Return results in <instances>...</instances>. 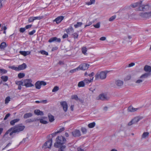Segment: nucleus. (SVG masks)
Wrapping results in <instances>:
<instances>
[{
  "mask_svg": "<svg viewBox=\"0 0 151 151\" xmlns=\"http://www.w3.org/2000/svg\"><path fill=\"white\" fill-rule=\"evenodd\" d=\"M19 53L22 55L24 56H25L27 55H29L31 53L30 51H20Z\"/></svg>",
  "mask_w": 151,
  "mask_h": 151,
  "instance_id": "412c9836",
  "label": "nucleus"
},
{
  "mask_svg": "<svg viewBox=\"0 0 151 151\" xmlns=\"http://www.w3.org/2000/svg\"><path fill=\"white\" fill-rule=\"evenodd\" d=\"M106 77V73L103 71L99 73H97L95 76V77L96 79H105Z\"/></svg>",
  "mask_w": 151,
  "mask_h": 151,
  "instance_id": "20e7f679",
  "label": "nucleus"
},
{
  "mask_svg": "<svg viewBox=\"0 0 151 151\" xmlns=\"http://www.w3.org/2000/svg\"><path fill=\"white\" fill-rule=\"evenodd\" d=\"M48 116L49 119V121L50 122H53L54 120V117L50 114H49L48 115Z\"/></svg>",
  "mask_w": 151,
  "mask_h": 151,
  "instance_id": "7c9ffc66",
  "label": "nucleus"
},
{
  "mask_svg": "<svg viewBox=\"0 0 151 151\" xmlns=\"http://www.w3.org/2000/svg\"><path fill=\"white\" fill-rule=\"evenodd\" d=\"M79 70L78 67L74 69L70 70V73H73L75 72H76V71Z\"/></svg>",
  "mask_w": 151,
  "mask_h": 151,
  "instance_id": "a19ab883",
  "label": "nucleus"
},
{
  "mask_svg": "<svg viewBox=\"0 0 151 151\" xmlns=\"http://www.w3.org/2000/svg\"><path fill=\"white\" fill-rule=\"evenodd\" d=\"M94 75V73L93 72H92L91 73L88 74V76L91 77V78L92 77H93V76Z\"/></svg>",
  "mask_w": 151,
  "mask_h": 151,
  "instance_id": "bf43d9fd",
  "label": "nucleus"
},
{
  "mask_svg": "<svg viewBox=\"0 0 151 151\" xmlns=\"http://www.w3.org/2000/svg\"><path fill=\"white\" fill-rule=\"evenodd\" d=\"M106 39V37H101L100 39V40H102V41L105 40Z\"/></svg>",
  "mask_w": 151,
  "mask_h": 151,
  "instance_id": "338daca9",
  "label": "nucleus"
},
{
  "mask_svg": "<svg viewBox=\"0 0 151 151\" xmlns=\"http://www.w3.org/2000/svg\"><path fill=\"white\" fill-rule=\"evenodd\" d=\"M142 119V117L138 116L135 117L132 120L134 124H136L138 122Z\"/></svg>",
  "mask_w": 151,
  "mask_h": 151,
  "instance_id": "4be33fe9",
  "label": "nucleus"
},
{
  "mask_svg": "<svg viewBox=\"0 0 151 151\" xmlns=\"http://www.w3.org/2000/svg\"><path fill=\"white\" fill-rule=\"evenodd\" d=\"M85 86V84L83 81L79 82L78 85L79 87H84Z\"/></svg>",
  "mask_w": 151,
  "mask_h": 151,
  "instance_id": "c85d7f7f",
  "label": "nucleus"
},
{
  "mask_svg": "<svg viewBox=\"0 0 151 151\" xmlns=\"http://www.w3.org/2000/svg\"><path fill=\"white\" fill-rule=\"evenodd\" d=\"M26 30V28H21L19 29V31L22 33H23Z\"/></svg>",
  "mask_w": 151,
  "mask_h": 151,
  "instance_id": "13d9d810",
  "label": "nucleus"
},
{
  "mask_svg": "<svg viewBox=\"0 0 151 151\" xmlns=\"http://www.w3.org/2000/svg\"><path fill=\"white\" fill-rule=\"evenodd\" d=\"M64 18V17L63 16H60L56 18L53 21L55 22L57 24H58L61 22Z\"/></svg>",
  "mask_w": 151,
  "mask_h": 151,
  "instance_id": "4468645a",
  "label": "nucleus"
},
{
  "mask_svg": "<svg viewBox=\"0 0 151 151\" xmlns=\"http://www.w3.org/2000/svg\"><path fill=\"white\" fill-rule=\"evenodd\" d=\"M19 119H16L11 121L10 122V124L12 125H14L15 123L19 122Z\"/></svg>",
  "mask_w": 151,
  "mask_h": 151,
  "instance_id": "cd10ccee",
  "label": "nucleus"
},
{
  "mask_svg": "<svg viewBox=\"0 0 151 151\" xmlns=\"http://www.w3.org/2000/svg\"><path fill=\"white\" fill-rule=\"evenodd\" d=\"M95 0H90V2H88L87 4L88 5H91L94 3Z\"/></svg>",
  "mask_w": 151,
  "mask_h": 151,
  "instance_id": "5fc2aeb1",
  "label": "nucleus"
},
{
  "mask_svg": "<svg viewBox=\"0 0 151 151\" xmlns=\"http://www.w3.org/2000/svg\"><path fill=\"white\" fill-rule=\"evenodd\" d=\"M15 83L18 86H23V81H16Z\"/></svg>",
  "mask_w": 151,
  "mask_h": 151,
  "instance_id": "f704fd0d",
  "label": "nucleus"
},
{
  "mask_svg": "<svg viewBox=\"0 0 151 151\" xmlns=\"http://www.w3.org/2000/svg\"><path fill=\"white\" fill-rule=\"evenodd\" d=\"M142 1H140L139 2L134 3L132 4L131 5V6L133 7H139H139L142 5Z\"/></svg>",
  "mask_w": 151,
  "mask_h": 151,
  "instance_id": "a211bd4d",
  "label": "nucleus"
},
{
  "mask_svg": "<svg viewBox=\"0 0 151 151\" xmlns=\"http://www.w3.org/2000/svg\"><path fill=\"white\" fill-rule=\"evenodd\" d=\"M6 46V43L3 42H2L0 45V48L1 49H4Z\"/></svg>",
  "mask_w": 151,
  "mask_h": 151,
  "instance_id": "c756f323",
  "label": "nucleus"
},
{
  "mask_svg": "<svg viewBox=\"0 0 151 151\" xmlns=\"http://www.w3.org/2000/svg\"><path fill=\"white\" fill-rule=\"evenodd\" d=\"M10 101V97L9 96L7 97L5 99V104H8Z\"/></svg>",
  "mask_w": 151,
  "mask_h": 151,
  "instance_id": "ea45409f",
  "label": "nucleus"
},
{
  "mask_svg": "<svg viewBox=\"0 0 151 151\" xmlns=\"http://www.w3.org/2000/svg\"><path fill=\"white\" fill-rule=\"evenodd\" d=\"M36 32V31L35 30V29H34L33 30H32V31L29 32V35H33Z\"/></svg>",
  "mask_w": 151,
  "mask_h": 151,
  "instance_id": "6e6d98bb",
  "label": "nucleus"
},
{
  "mask_svg": "<svg viewBox=\"0 0 151 151\" xmlns=\"http://www.w3.org/2000/svg\"><path fill=\"white\" fill-rule=\"evenodd\" d=\"M116 17V16L115 15L111 17L109 19V21L111 22L113 21Z\"/></svg>",
  "mask_w": 151,
  "mask_h": 151,
  "instance_id": "49530a36",
  "label": "nucleus"
},
{
  "mask_svg": "<svg viewBox=\"0 0 151 151\" xmlns=\"http://www.w3.org/2000/svg\"><path fill=\"white\" fill-rule=\"evenodd\" d=\"M144 70L147 73H151V67L148 65H146L144 67Z\"/></svg>",
  "mask_w": 151,
  "mask_h": 151,
  "instance_id": "aec40b11",
  "label": "nucleus"
},
{
  "mask_svg": "<svg viewBox=\"0 0 151 151\" xmlns=\"http://www.w3.org/2000/svg\"><path fill=\"white\" fill-rule=\"evenodd\" d=\"M138 109L139 108H134L133 107L130 106H129L127 109V111L128 112H134L137 111Z\"/></svg>",
  "mask_w": 151,
  "mask_h": 151,
  "instance_id": "dca6fc26",
  "label": "nucleus"
},
{
  "mask_svg": "<svg viewBox=\"0 0 151 151\" xmlns=\"http://www.w3.org/2000/svg\"><path fill=\"white\" fill-rule=\"evenodd\" d=\"M68 37V35L66 34H65L63 36V39Z\"/></svg>",
  "mask_w": 151,
  "mask_h": 151,
  "instance_id": "69168bd1",
  "label": "nucleus"
},
{
  "mask_svg": "<svg viewBox=\"0 0 151 151\" xmlns=\"http://www.w3.org/2000/svg\"><path fill=\"white\" fill-rule=\"evenodd\" d=\"M34 20H40L42 18V17L37 16L36 17H33Z\"/></svg>",
  "mask_w": 151,
  "mask_h": 151,
  "instance_id": "4d7b16f0",
  "label": "nucleus"
},
{
  "mask_svg": "<svg viewBox=\"0 0 151 151\" xmlns=\"http://www.w3.org/2000/svg\"><path fill=\"white\" fill-rule=\"evenodd\" d=\"M94 77H92L91 78H90L89 79L88 78H85L83 80V81L85 83V84L88 85L91 83L93 82V81Z\"/></svg>",
  "mask_w": 151,
  "mask_h": 151,
  "instance_id": "2eb2a0df",
  "label": "nucleus"
},
{
  "mask_svg": "<svg viewBox=\"0 0 151 151\" xmlns=\"http://www.w3.org/2000/svg\"><path fill=\"white\" fill-rule=\"evenodd\" d=\"M18 76L19 78H21L25 76V74L23 73H20L18 74Z\"/></svg>",
  "mask_w": 151,
  "mask_h": 151,
  "instance_id": "58836bf2",
  "label": "nucleus"
},
{
  "mask_svg": "<svg viewBox=\"0 0 151 151\" xmlns=\"http://www.w3.org/2000/svg\"><path fill=\"white\" fill-rule=\"evenodd\" d=\"M72 134L74 137H79L81 136V132L79 130H75L72 132Z\"/></svg>",
  "mask_w": 151,
  "mask_h": 151,
  "instance_id": "ddd939ff",
  "label": "nucleus"
},
{
  "mask_svg": "<svg viewBox=\"0 0 151 151\" xmlns=\"http://www.w3.org/2000/svg\"><path fill=\"white\" fill-rule=\"evenodd\" d=\"M34 21V19L33 17H30L28 19V22H32Z\"/></svg>",
  "mask_w": 151,
  "mask_h": 151,
  "instance_id": "864d4df0",
  "label": "nucleus"
},
{
  "mask_svg": "<svg viewBox=\"0 0 151 151\" xmlns=\"http://www.w3.org/2000/svg\"><path fill=\"white\" fill-rule=\"evenodd\" d=\"M12 132L11 129H9L5 133L3 136V138L5 140H8L10 138V136H11L12 135L10 134V133Z\"/></svg>",
  "mask_w": 151,
  "mask_h": 151,
  "instance_id": "6e6552de",
  "label": "nucleus"
},
{
  "mask_svg": "<svg viewBox=\"0 0 151 151\" xmlns=\"http://www.w3.org/2000/svg\"><path fill=\"white\" fill-rule=\"evenodd\" d=\"M71 98L72 99H75L76 101L79 100L78 96L76 95H73L71 96Z\"/></svg>",
  "mask_w": 151,
  "mask_h": 151,
  "instance_id": "e433bc0d",
  "label": "nucleus"
},
{
  "mask_svg": "<svg viewBox=\"0 0 151 151\" xmlns=\"http://www.w3.org/2000/svg\"><path fill=\"white\" fill-rule=\"evenodd\" d=\"M60 104L63 107L64 111L65 112L67 111L68 109V106L66 102L65 101L61 102Z\"/></svg>",
  "mask_w": 151,
  "mask_h": 151,
  "instance_id": "f8f14e48",
  "label": "nucleus"
},
{
  "mask_svg": "<svg viewBox=\"0 0 151 151\" xmlns=\"http://www.w3.org/2000/svg\"><path fill=\"white\" fill-rule=\"evenodd\" d=\"M89 65L83 63L81 65H80L78 66L79 70H84L87 69L89 67Z\"/></svg>",
  "mask_w": 151,
  "mask_h": 151,
  "instance_id": "9d476101",
  "label": "nucleus"
},
{
  "mask_svg": "<svg viewBox=\"0 0 151 151\" xmlns=\"http://www.w3.org/2000/svg\"><path fill=\"white\" fill-rule=\"evenodd\" d=\"M1 79L4 82H6L8 80V77L7 76H2L1 77Z\"/></svg>",
  "mask_w": 151,
  "mask_h": 151,
  "instance_id": "72a5a7b5",
  "label": "nucleus"
},
{
  "mask_svg": "<svg viewBox=\"0 0 151 151\" xmlns=\"http://www.w3.org/2000/svg\"><path fill=\"white\" fill-rule=\"evenodd\" d=\"M46 82L43 81H38L35 84L36 88L38 89H40L41 88V86H45L46 85Z\"/></svg>",
  "mask_w": 151,
  "mask_h": 151,
  "instance_id": "423d86ee",
  "label": "nucleus"
},
{
  "mask_svg": "<svg viewBox=\"0 0 151 151\" xmlns=\"http://www.w3.org/2000/svg\"><path fill=\"white\" fill-rule=\"evenodd\" d=\"M143 81V80L142 79H140L137 80L136 81V83H139L141 82H142Z\"/></svg>",
  "mask_w": 151,
  "mask_h": 151,
  "instance_id": "680f3d73",
  "label": "nucleus"
},
{
  "mask_svg": "<svg viewBox=\"0 0 151 151\" xmlns=\"http://www.w3.org/2000/svg\"><path fill=\"white\" fill-rule=\"evenodd\" d=\"M65 31L68 34H70L71 33H73L74 32V29L71 26H70L68 28L65 29Z\"/></svg>",
  "mask_w": 151,
  "mask_h": 151,
  "instance_id": "6ab92c4d",
  "label": "nucleus"
},
{
  "mask_svg": "<svg viewBox=\"0 0 151 151\" xmlns=\"http://www.w3.org/2000/svg\"><path fill=\"white\" fill-rule=\"evenodd\" d=\"M32 116V114L31 113H29L25 114L23 118L25 119H27V118L30 117Z\"/></svg>",
  "mask_w": 151,
  "mask_h": 151,
  "instance_id": "bb28decb",
  "label": "nucleus"
},
{
  "mask_svg": "<svg viewBox=\"0 0 151 151\" xmlns=\"http://www.w3.org/2000/svg\"><path fill=\"white\" fill-rule=\"evenodd\" d=\"M135 65V63H132L130 64H129L128 67H131L134 66Z\"/></svg>",
  "mask_w": 151,
  "mask_h": 151,
  "instance_id": "0e129e2a",
  "label": "nucleus"
},
{
  "mask_svg": "<svg viewBox=\"0 0 151 151\" xmlns=\"http://www.w3.org/2000/svg\"><path fill=\"white\" fill-rule=\"evenodd\" d=\"M27 67V65L25 63H23L22 65L18 66V71L23 70L25 69Z\"/></svg>",
  "mask_w": 151,
  "mask_h": 151,
  "instance_id": "f3484780",
  "label": "nucleus"
},
{
  "mask_svg": "<svg viewBox=\"0 0 151 151\" xmlns=\"http://www.w3.org/2000/svg\"><path fill=\"white\" fill-rule=\"evenodd\" d=\"M149 133L147 132H144L141 136L142 139H146L149 136Z\"/></svg>",
  "mask_w": 151,
  "mask_h": 151,
  "instance_id": "5701e85b",
  "label": "nucleus"
},
{
  "mask_svg": "<svg viewBox=\"0 0 151 151\" xmlns=\"http://www.w3.org/2000/svg\"><path fill=\"white\" fill-rule=\"evenodd\" d=\"M151 75V73H146L143 74L140 77V78H146L147 77H148L150 76Z\"/></svg>",
  "mask_w": 151,
  "mask_h": 151,
  "instance_id": "393cba45",
  "label": "nucleus"
},
{
  "mask_svg": "<svg viewBox=\"0 0 151 151\" xmlns=\"http://www.w3.org/2000/svg\"><path fill=\"white\" fill-rule=\"evenodd\" d=\"M32 27V25L31 24H29L28 25L26 26L25 28L26 29H28L30 28H31Z\"/></svg>",
  "mask_w": 151,
  "mask_h": 151,
  "instance_id": "e2e57ef3",
  "label": "nucleus"
},
{
  "mask_svg": "<svg viewBox=\"0 0 151 151\" xmlns=\"http://www.w3.org/2000/svg\"><path fill=\"white\" fill-rule=\"evenodd\" d=\"M95 123L94 122H93L89 124L88 125V127L89 128H93L95 126Z\"/></svg>",
  "mask_w": 151,
  "mask_h": 151,
  "instance_id": "473e14b6",
  "label": "nucleus"
},
{
  "mask_svg": "<svg viewBox=\"0 0 151 151\" xmlns=\"http://www.w3.org/2000/svg\"><path fill=\"white\" fill-rule=\"evenodd\" d=\"M25 126L22 124H18L10 128L12 132L10 133L11 135H12L13 133L19 132L23 131L25 128Z\"/></svg>",
  "mask_w": 151,
  "mask_h": 151,
  "instance_id": "7ed1b4c3",
  "label": "nucleus"
},
{
  "mask_svg": "<svg viewBox=\"0 0 151 151\" xmlns=\"http://www.w3.org/2000/svg\"><path fill=\"white\" fill-rule=\"evenodd\" d=\"M78 151H84V150L81 148H78Z\"/></svg>",
  "mask_w": 151,
  "mask_h": 151,
  "instance_id": "774afa93",
  "label": "nucleus"
},
{
  "mask_svg": "<svg viewBox=\"0 0 151 151\" xmlns=\"http://www.w3.org/2000/svg\"><path fill=\"white\" fill-rule=\"evenodd\" d=\"M109 98L107 96L106 94L105 93H101L97 97L98 100H106L109 99Z\"/></svg>",
  "mask_w": 151,
  "mask_h": 151,
  "instance_id": "0eeeda50",
  "label": "nucleus"
},
{
  "mask_svg": "<svg viewBox=\"0 0 151 151\" xmlns=\"http://www.w3.org/2000/svg\"><path fill=\"white\" fill-rule=\"evenodd\" d=\"M82 24V23L81 22H78L77 24L74 25V27L75 28H77L79 27H80Z\"/></svg>",
  "mask_w": 151,
  "mask_h": 151,
  "instance_id": "c9c22d12",
  "label": "nucleus"
},
{
  "mask_svg": "<svg viewBox=\"0 0 151 151\" xmlns=\"http://www.w3.org/2000/svg\"><path fill=\"white\" fill-rule=\"evenodd\" d=\"M66 146L65 145L62 146L59 149L58 151H65V149Z\"/></svg>",
  "mask_w": 151,
  "mask_h": 151,
  "instance_id": "8fccbe9b",
  "label": "nucleus"
},
{
  "mask_svg": "<svg viewBox=\"0 0 151 151\" xmlns=\"http://www.w3.org/2000/svg\"><path fill=\"white\" fill-rule=\"evenodd\" d=\"M87 51V49L86 47H83L82 48V52L85 55H86L87 53L86 52Z\"/></svg>",
  "mask_w": 151,
  "mask_h": 151,
  "instance_id": "2f4dec72",
  "label": "nucleus"
},
{
  "mask_svg": "<svg viewBox=\"0 0 151 151\" xmlns=\"http://www.w3.org/2000/svg\"><path fill=\"white\" fill-rule=\"evenodd\" d=\"M10 114L9 113L7 114L5 116V117L4 118V120H5L7 119V118L9 116Z\"/></svg>",
  "mask_w": 151,
  "mask_h": 151,
  "instance_id": "052dcab7",
  "label": "nucleus"
},
{
  "mask_svg": "<svg viewBox=\"0 0 151 151\" xmlns=\"http://www.w3.org/2000/svg\"><path fill=\"white\" fill-rule=\"evenodd\" d=\"M35 114L37 115H43V113L42 111H40V110L36 109L34 111Z\"/></svg>",
  "mask_w": 151,
  "mask_h": 151,
  "instance_id": "b1692460",
  "label": "nucleus"
},
{
  "mask_svg": "<svg viewBox=\"0 0 151 151\" xmlns=\"http://www.w3.org/2000/svg\"><path fill=\"white\" fill-rule=\"evenodd\" d=\"M65 130V129L63 127H61L58 130L56 131V133H60L63 131Z\"/></svg>",
  "mask_w": 151,
  "mask_h": 151,
  "instance_id": "79ce46f5",
  "label": "nucleus"
},
{
  "mask_svg": "<svg viewBox=\"0 0 151 151\" xmlns=\"http://www.w3.org/2000/svg\"><path fill=\"white\" fill-rule=\"evenodd\" d=\"M52 144V139H51L46 142L44 144L43 147L45 148H50Z\"/></svg>",
  "mask_w": 151,
  "mask_h": 151,
  "instance_id": "1a4fd4ad",
  "label": "nucleus"
},
{
  "mask_svg": "<svg viewBox=\"0 0 151 151\" xmlns=\"http://www.w3.org/2000/svg\"><path fill=\"white\" fill-rule=\"evenodd\" d=\"M66 141L65 138L62 136H59L56 139V142L54 144V146L56 148H58L61 145L64 144Z\"/></svg>",
  "mask_w": 151,
  "mask_h": 151,
  "instance_id": "f03ea898",
  "label": "nucleus"
},
{
  "mask_svg": "<svg viewBox=\"0 0 151 151\" xmlns=\"http://www.w3.org/2000/svg\"><path fill=\"white\" fill-rule=\"evenodd\" d=\"M93 26L96 28H99L100 27V23L98 22L96 24L93 25Z\"/></svg>",
  "mask_w": 151,
  "mask_h": 151,
  "instance_id": "603ef678",
  "label": "nucleus"
},
{
  "mask_svg": "<svg viewBox=\"0 0 151 151\" xmlns=\"http://www.w3.org/2000/svg\"><path fill=\"white\" fill-rule=\"evenodd\" d=\"M139 11L144 12L148 11L147 12L140 13L139 15L141 18L145 19L151 18V4H142L139 7Z\"/></svg>",
  "mask_w": 151,
  "mask_h": 151,
  "instance_id": "f257e3e1",
  "label": "nucleus"
},
{
  "mask_svg": "<svg viewBox=\"0 0 151 151\" xmlns=\"http://www.w3.org/2000/svg\"><path fill=\"white\" fill-rule=\"evenodd\" d=\"M59 89V88L58 86H55L52 89V91L53 92H55Z\"/></svg>",
  "mask_w": 151,
  "mask_h": 151,
  "instance_id": "c03bdc74",
  "label": "nucleus"
},
{
  "mask_svg": "<svg viewBox=\"0 0 151 151\" xmlns=\"http://www.w3.org/2000/svg\"><path fill=\"white\" fill-rule=\"evenodd\" d=\"M116 84L117 86L121 87L123 86V82L122 81L117 80L116 81Z\"/></svg>",
  "mask_w": 151,
  "mask_h": 151,
  "instance_id": "a878e982",
  "label": "nucleus"
},
{
  "mask_svg": "<svg viewBox=\"0 0 151 151\" xmlns=\"http://www.w3.org/2000/svg\"><path fill=\"white\" fill-rule=\"evenodd\" d=\"M73 37L74 39H77L78 36V34L77 33H74L72 34Z\"/></svg>",
  "mask_w": 151,
  "mask_h": 151,
  "instance_id": "3c124183",
  "label": "nucleus"
},
{
  "mask_svg": "<svg viewBox=\"0 0 151 151\" xmlns=\"http://www.w3.org/2000/svg\"><path fill=\"white\" fill-rule=\"evenodd\" d=\"M9 68L16 71H18V67H16L14 65L9 66Z\"/></svg>",
  "mask_w": 151,
  "mask_h": 151,
  "instance_id": "4c0bfd02",
  "label": "nucleus"
},
{
  "mask_svg": "<svg viewBox=\"0 0 151 151\" xmlns=\"http://www.w3.org/2000/svg\"><path fill=\"white\" fill-rule=\"evenodd\" d=\"M81 130L83 134H85L87 132V129L85 127H82L81 128Z\"/></svg>",
  "mask_w": 151,
  "mask_h": 151,
  "instance_id": "09e8293b",
  "label": "nucleus"
},
{
  "mask_svg": "<svg viewBox=\"0 0 151 151\" xmlns=\"http://www.w3.org/2000/svg\"><path fill=\"white\" fill-rule=\"evenodd\" d=\"M7 70L3 69H0V73L2 74H4L6 73Z\"/></svg>",
  "mask_w": 151,
  "mask_h": 151,
  "instance_id": "37998d69",
  "label": "nucleus"
},
{
  "mask_svg": "<svg viewBox=\"0 0 151 151\" xmlns=\"http://www.w3.org/2000/svg\"><path fill=\"white\" fill-rule=\"evenodd\" d=\"M61 41V39L60 38H57L56 37H52L50 38L48 40L49 42L51 43L54 42H60Z\"/></svg>",
  "mask_w": 151,
  "mask_h": 151,
  "instance_id": "9b49d317",
  "label": "nucleus"
},
{
  "mask_svg": "<svg viewBox=\"0 0 151 151\" xmlns=\"http://www.w3.org/2000/svg\"><path fill=\"white\" fill-rule=\"evenodd\" d=\"M43 55H48V53L44 50H41L40 52Z\"/></svg>",
  "mask_w": 151,
  "mask_h": 151,
  "instance_id": "a18cd8bd",
  "label": "nucleus"
},
{
  "mask_svg": "<svg viewBox=\"0 0 151 151\" xmlns=\"http://www.w3.org/2000/svg\"><path fill=\"white\" fill-rule=\"evenodd\" d=\"M40 122L41 123L43 124H46L47 123V122L45 120L43 119H40Z\"/></svg>",
  "mask_w": 151,
  "mask_h": 151,
  "instance_id": "de8ad7c7",
  "label": "nucleus"
},
{
  "mask_svg": "<svg viewBox=\"0 0 151 151\" xmlns=\"http://www.w3.org/2000/svg\"><path fill=\"white\" fill-rule=\"evenodd\" d=\"M23 81V86L27 88L32 87L34 86L33 84L32 83V80L31 79H24Z\"/></svg>",
  "mask_w": 151,
  "mask_h": 151,
  "instance_id": "39448f33",
  "label": "nucleus"
}]
</instances>
